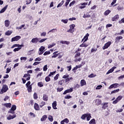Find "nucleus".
I'll use <instances>...</instances> for the list:
<instances>
[{
  "instance_id": "nucleus-58",
  "label": "nucleus",
  "mask_w": 124,
  "mask_h": 124,
  "mask_svg": "<svg viewBox=\"0 0 124 124\" xmlns=\"http://www.w3.org/2000/svg\"><path fill=\"white\" fill-rule=\"evenodd\" d=\"M33 98H34V99H37L38 98L37 94L35 93H34Z\"/></svg>"
},
{
  "instance_id": "nucleus-36",
  "label": "nucleus",
  "mask_w": 124,
  "mask_h": 124,
  "mask_svg": "<svg viewBox=\"0 0 124 124\" xmlns=\"http://www.w3.org/2000/svg\"><path fill=\"white\" fill-rule=\"evenodd\" d=\"M87 116H88V114H83L81 116V119H82V120H85L87 117Z\"/></svg>"
},
{
  "instance_id": "nucleus-26",
  "label": "nucleus",
  "mask_w": 124,
  "mask_h": 124,
  "mask_svg": "<svg viewBox=\"0 0 124 124\" xmlns=\"http://www.w3.org/2000/svg\"><path fill=\"white\" fill-rule=\"evenodd\" d=\"M111 13V11L109 10H107V11H106L104 13V15L105 16H108V15H109V14Z\"/></svg>"
},
{
  "instance_id": "nucleus-54",
  "label": "nucleus",
  "mask_w": 124,
  "mask_h": 124,
  "mask_svg": "<svg viewBox=\"0 0 124 124\" xmlns=\"http://www.w3.org/2000/svg\"><path fill=\"white\" fill-rule=\"evenodd\" d=\"M59 76H60L59 74H57L56 76L54 77V79L55 80H58V79H59Z\"/></svg>"
},
{
  "instance_id": "nucleus-45",
  "label": "nucleus",
  "mask_w": 124,
  "mask_h": 124,
  "mask_svg": "<svg viewBox=\"0 0 124 124\" xmlns=\"http://www.w3.org/2000/svg\"><path fill=\"white\" fill-rule=\"evenodd\" d=\"M8 113H10V114H15V110L12 109L11 108L8 111Z\"/></svg>"
},
{
  "instance_id": "nucleus-57",
  "label": "nucleus",
  "mask_w": 124,
  "mask_h": 124,
  "mask_svg": "<svg viewBox=\"0 0 124 124\" xmlns=\"http://www.w3.org/2000/svg\"><path fill=\"white\" fill-rule=\"evenodd\" d=\"M38 86H39L40 88H41L42 87H43V83H42V82H39L38 83Z\"/></svg>"
},
{
  "instance_id": "nucleus-37",
  "label": "nucleus",
  "mask_w": 124,
  "mask_h": 124,
  "mask_svg": "<svg viewBox=\"0 0 124 124\" xmlns=\"http://www.w3.org/2000/svg\"><path fill=\"white\" fill-rule=\"evenodd\" d=\"M15 47H24V45H19V44H15L14 45Z\"/></svg>"
},
{
  "instance_id": "nucleus-32",
  "label": "nucleus",
  "mask_w": 124,
  "mask_h": 124,
  "mask_svg": "<svg viewBox=\"0 0 124 124\" xmlns=\"http://www.w3.org/2000/svg\"><path fill=\"white\" fill-rule=\"evenodd\" d=\"M64 82H65L64 79H62L61 80H60L59 81V84L62 86V85H63V84H64Z\"/></svg>"
},
{
  "instance_id": "nucleus-51",
  "label": "nucleus",
  "mask_w": 124,
  "mask_h": 124,
  "mask_svg": "<svg viewBox=\"0 0 124 124\" xmlns=\"http://www.w3.org/2000/svg\"><path fill=\"white\" fill-rule=\"evenodd\" d=\"M42 60L41 58L38 57L35 59V62H40Z\"/></svg>"
},
{
  "instance_id": "nucleus-33",
  "label": "nucleus",
  "mask_w": 124,
  "mask_h": 124,
  "mask_svg": "<svg viewBox=\"0 0 124 124\" xmlns=\"http://www.w3.org/2000/svg\"><path fill=\"white\" fill-rule=\"evenodd\" d=\"M4 106H5V107L10 108V107H11V103H6L4 104Z\"/></svg>"
},
{
  "instance_id": "nucleus-34",
  "label": "nucleus",
  "mask_w": 124,
  "mask_h": 124,
  "mask_svg": "<svg viewBox=\"0 0 124 124\" xmlns=\"http://www.w3.org/2000/svg\"><path fill=\"white\" fill-rule=\"evenodd\" d=\"M56 45V43H52L51 45H48V48L50 49V48H52Z\"/></svg>"
},
{
  "instance_id": "nucleus-22",
  "label": "nucleus",
  "mask_w": 124,
  "mask_h": 124,
  "mask_svg": "<svg viewBox=\"0 0 124 124\" xmlns=\"http://www.w3.org/2000/svg\"><path fill=\"white\" fill-rule=\"evenodd\" d=\"M119 19V15H117L113 17H112V21L114 22V21H117Z\"/></svg>"
},
{
  "instance_id": "nucleus-2",
  "label": "nucleus",
  "mask_w": 124,
  "mask_h": 124,
  "mask_svg": "<svg viewBox=\"0 0 124 124\" xmlns=\"http://www.w3.org/2000/svg\"><path fill=\"white\" fill-rule=\"evenodd\" d=\"M81 53L80 52H78L75 54L74 61L76 62H81L82 59H81V58L79 57Z\"/></svg>"
},
{
  "instance_id": "nucleus-41",
  "label": "nucleus",
  "mask_w": 124,
  "mask_h": 124,
  "mask_svg": "<svg viewBox=\"0 0 124 124\" xmlns=\"http://www.w3.org/2000/svg\"><path fill=\"white\" fill-rule=\"evenodd\" d=\"M108 103H105L103 106V108H104V109H106V108H107L108 107V105H107Z\"/></svg>"
},
{
  "instance_id": "nucleus-56",
  "label": "nucleus",
  "mask_w": 124,
  "mask_h": 124,
  "mask_svg": "<svg viewBox=\"0 0 124 124\" xmlns=\"http://www.w3.org/2000/svg\"><path fill=\"white\" fill-rule=\"evenodd\" d=\"M112 85L113 86V88H118L119 86V84L118 83H114V84H113Z\"/></svg>"
},
{
  "instance_id": "nucleus-17",
  "label": "nucleus",
  "mask_w": 124,
  "mask_h": 124,
  "mask_svg": "<svg viewBox=\"0 0 124 124\" xmlns=\"http://www.w3.org/2000/svg\"><path fill=\"white\" fill-rule=\"evenodd\" d=\"M87 85V83H86V80L84 79H82L80 81V86L81 87H83V86H86Z\"/></svg>"
},
{
  "instance_id": "nucleus-4",
  "label": "nucleus",
  "mask_w": 124,
  "mask_h": 124,
  "mask_svg": "<svg viewBox=\"0 0 124 124\" xmlns=\"http://www.w3.org/2000/svg\"><path fill=\"white\" fill-rule=\"evenodd\" d=\"M70 29L68 30L67 32H70V33H73L74 32V28H75V24H72L70 25Z\"/></svg>"
},
{
  "instance_id": "nucleus-64",
  "label": "nucleus",
  "mask_w": 124,
  "mask_h": 124,
  "mask_svg": "<svg viewBox=\"0 0 124 124\" xmlns=\"http://www.w3.org/2000/svg\"><path fill=\"white\" fill-rule=\"evenodd\" d=\"M74 3H75V1L74 0L72 2H71L70 4H69V6H72V5H74Z\"/></svg>"
},
{
  "instance_id": "nucleus-8",
  "label": "nucleus",
  "mask_w": 124,
  "mask_h": 124,
  "mask_svg": "<svg viewBox=\"0 0 124 124\" xmlns=\"http://www.w3.org/2000/svg\"><path fill=\"white\" fill-rule=\"evenodd\" d=\"M111 45V42H108L106 44H105V46H103V49L105 50V49H107L108 47Z\"/></svg>"
},
{
  "instance_id": "nucleus-63",
  "label": "nucleus",
  "mask_w": 124,
  "mask_h": 124,
  "mask_svg": "<svg viewBox=\"0 0 124 124\" xmlns=\"http://www.w3.org/2000/svg\"><path fill=\"white\" fill-rule=\"evenodd\" d=\"M71 0H66V1L65 2V6H67V5L69 4V2H70Z\"/></svg>"
},
{
  "instance_id": "nucleus-11",
  "label": "nucleus",
  "mask_w": 124,
  "mask_h": 124,
  "mask_svg": "<svg viewBox=\"0 0 124 124\" xmlns=\"http://www.w3.org/2000/svg\"><path fill=\"white\" fill-rule=\"evenodd\" d=\"M116 68H117L116 67L113 66V67H112L110 70H109L106 73L107 75H108V74H110V73H112V72H113V71H114V70H115V69H116Z\"/></svg>"
},
{
  "instance_id": "nucleus-62",
  "label": "nucleus",
  "mask_w": 124,
  "mask_h": 124,
  "mask_svg": "<svg viewBox=\"0 0 124 124\" xmlns=\"http://www.w3.org/2000/svg\"><path fill=\"white\" fill-rule=\"evenodd\" d=\"M72 97L70 95H67L64 97V98H65L66 99H69L71 98Z\"/></svg>"
},
{
  "instance_id": "nucleus-60",
  "label": "nucleus",
  "mask_w": 124,
  "mask_h": 124,
  "mask_svg": "<svg viewBox=\"0 0 124 124\" xmlns=\"http://www.w3.org/2000/svg\"><path fill=\"white\" fill-rule=\"evenodd\" d=\"M31 76V75H30L29 74H25L23 76V77L24 78H27L28 77H30Z\"/></svg>"
},
{
  "instance_id": "nucleus-59",
  "label": "nucleus",
  "mask_w": 124,
  "mask_h": 124,
  "mask_svg": "<svg viewBox=\"0 0 124 124\" xmlns=\"http://www.w3.org/2000/svg\"><path fill=\"white\" fill-rule=\"evenodd\" d=\"M11 71V69L9 68H7L6 69V73H9Z\"/></svg>"
},
{
  "instance_id": "nucleus-9",
  "label": "nucleus",
  "mask_w": 124,
  "mask_h": 124,
  "mask_svg": "<svg viewBox=\"0 0 124 124\" xmlns=\"http://www.w3.org/2000/svg\"><path fill=\"white\" fill-rule=\"evenodd\" d=\"M73 92V88H71L69 89H67V90L65 91L63 93V94H66V93H72Z\"/></svg>"
},
{
  "instance_id": "nucleus-21",
  "label": "nucleus",
  "mask_w": 124,
  "mask_h": 124,
  "mask_svg": "<svg viewBox=\"0 0 124 124\" xmlns=\"http://www.w3.org/2000/svg\"><path fill=\"white\" fill-rule=\"evenodd\" d=\"M34 108L35 109H36L37 111L39 110V105L37 103H35L34 105Z\"/></svg>"
},
{
  "instance_id": "nucleus-40",
  "label": "nucleus",
  "mask_w": 124,
  "mask_h": 124,
  "mask_svg": "<svg viewBox=\"0 0 124 124\" xmlns=\"http://www.w3.org/2000/svg\"><path fill=\"white\" fill-rule=\"evenodd\" d=\"M21 49H22V47L16 48L14 49V52H18V51H20Z\"/></svg>"
},
{
  "instance_id": "nucleus-5",
  "label": "nucleus",
  "mask_w": 124,
  "mask_h": 124,
  "mask_svg": "<svg viewBox=\"0 0 124 124\" xmlns=\"http://www.w3.org/2000/svg\"><path fill=\"white\" fill-rule=\"evenodd\" d=\"M26 86L28 88L29 93H31V81H28V83H26Z\"/></svg>"
},
{
  "instance_id": "nucleus-50",
  "label": "nucleus",
  "mask_w": 124,
  "mask_h": 124,
  "mask_svg": "<svg viewBox=\"0 0 124 124\" xmlns=\"http://www.w3.org/2000/svg\"><path fill=\"white\" fill-rule=\"evenodd\" d=\"M122 98H123V96L120 95L116 98V99H117L118 101H120V100H121Z\"/></svg>"
},
{
  "instance_id": "nucleus-31",
  "label": "nucleus",
  "mask_w": 124,
  "mask_h": 124,
  "mask_svg": "<svg viewBox=\"0 0 124 124\" xmlns=\"http://www.w3.org/2000/svg\"><path fill=\"white\" fill-rule=\"evenodd\" d=\"M48 119L50 122H53L54 121V118L53 116L49 115L48 116Z\"/></svg>"
},
{
  "instance_id": "nucleus-39",
  "label": "nucleus",
  "mask_w": 124,
  "mask_h": 124,
  "mask_svg": "<svg viewBox=\"0 0 124 124\" xmlns=\"http://www.w3.org/2000/svg\"><path fill=\"white\" fill-rule=\"evenodd\" d=\"M118 92H120V89H117L116 90H114L111 92V94L113 93H118Z\"/></svg>"
},
{
  "instance_id": "nucleus-18",
  "label": "nucleus",
  "mask_w": 124,
  "mask_h": 124,
  "mask_svg": "<svg viewBox=\"0 0 124 124\" xmlns=\"http://www.w3.org/2000/svg\"><path fill=\"white\" fill-rule=\"evenodd\" d=\"M4 24L5 27H9V25H10V21H9V20H6L4 21Z\"/></svg>"
},
{
  "instance_id": "nucleus-12",
  "label": "nucleus",
  "mask_w": 124,
  "mask_h": 124,
  "mask_svg": "<svg viewBox=\"0 0 124 124\" xmlns=\"http://www.w3.org/2000/svg\"><path fill=\"white\" fill-rule=\"evenodd\" d=\"M69 123V120L67 118H65L64 120L61 122V124H68Z\"/></svg>"
},
{
  "instance_id": "nucleus-10",
  "label": "nucleus",
  "mask_w": 124,
  "mask_h": 124,
  "mask_svg": "<svg viewBox=\"0 0 124 124\" xmlns=\"http://www.w3.org/2000/svg\"><path fill=\"white\" fill-rule=\"evenodd\" d=\"M16 117V114H14L13 115H9V116L7 117V119L8 121H10V120H13V119H15Z\"/></svg>"
},
{
  "instance_id": "nucleus-47",
  "label": "nucleus",
  "mask_w": 124,
  "mask_h": 124,
  "mask_svg": "<svg viewBox=\"0 0 124 124\" xmlns=\"http://www.w3.org/2000/svg\"><path fill=\"white\" fill-rule=\"evenodd\" d=\"M47 66H48L47 65H46L44 66V67H43L44 71H47V69H48Z\"/></svg>"
},
{
  "instance_id": "nucleus-28",
  "label": "nucleus",
  "mask_w": 124,
  "mask_h": 124,
  "mask_svg": "<svg viewBox=\"0 0 124 124\" xmlns=\"http://www.w3.org/2000/svg\"><path fill=\"white\" fill-rule=\"evenodd\" d=\"M55 31H58L57 29H53L52 30H50L47 33L49 34L50 32H55Z\"/></svg>"
},
{
  "instance_id": "nucleus-24",
  "label": "nucleus",
  "mask_w": 124,
  "mask_h": 124,
  "mask_svg": "<svg viewBox=\"0 0 124 124\" xmlns=\"http://www.w3.org/2000/svg\"><path fill=\"white\" fill-rule=\"evenodd\" d=\"M46 119H47V116L46 115H44L41 118V121L44 122V121H46Z\"/></svg>"
},
{
  "instance_id": "nucleus-13",
  "label": "nucleus",
  "mask_w": 124,
  "mask_h": 124,
  "mask_svg": "<svg viewBox=\"0 0 124 124\" xmlns=\"http://www.w3.org/2000/svg\"><path fill=\"white\" fill-rule=\"evenodd\" d=\"M90 44H87L85 41H83V43L79 46L80 47H85V48H87L88 46H89Z\"/></svg>"
},
{
  "instance_id": "nucleus-35",
  "label": "nucleus",
  "mask_w": 124,
  "mask_h": 124,
  "mask_svg": "<svg viewBox=\"0 0 124 124\" xmlns=\"http://www.w3.org/2000/svg\"><path fill=\"white\" fill-rule=\"evenodd\" d=\"M45 104H46V103H45V102H42L40 104V107L41 108H42L43 107V106H44V105H45Z\"/></svg>"
},
{
  "instance_id": "nucleus-49",
  "label": "nucleus",
  "mask_w": 124,
  "mask_h": 124,
  "mask_svg": "<svg viewBox=\"0 0 124 124\" xmlns=\"http://www.w3.org/2000/svg\"><path fill=\"white\" fill-rule=\"evenodd\" d=\"M96 75L93 74H91V75H89L88 77L89 78H93V77H95Z\"/></svg>"
},
{
  "instance_id": "nucleus-3",
  "label": "nucleus",
  "mask_w": 124,
  "mask_h": 124,
  "mask_svg": "<svg viewBox=\"0 0 124 124\" xmlns=\"http://www.w3.org/2000/svg\"><path fill=\"white\" fill-rule=\"evenodd\" d=\"M7 91H8V86L6 85H3L1 91H0V94H2V93H6Z\"/></svg>"
},
{
  "instance_id": "nucleus-1",
  "label": "nucleus",
  "mask_w": 124,
  "mask_h": 124,
  "mask_svg": "<svg viewBox=\"0 0 124 124\" xmlns=\"http://www.w3.org/2000/svg\"><path fill=\"white\" fill-rule=\"evenodd\" d=\"M63 79H65V84H69L70 82H71L73 80V78H69V75H65L62 77Z\"/></svg>"
},
{
  "instance_id": "nucleus-14",
  "label": "nucleus",
  "mask_w": 124,
  "mask_h": 124,
  "mask_svg": "<svg viewBox=\"0 0 124 124\" xmlns=\"http://www.w3.org/2000/svg\"><path fill=\"white\" fill-rule=\"evenodd\" d=\"M38 41H39V38L37 37H36L32 39L31 42L32 43H37Z\"/></svg>"
},
{
  "instance_id": "nucleus-6",
  "label": "nucleus",
  "mask_w": 124,
  "mask_h": 124,
  "mask_svg": "<svg viewBox=\"0 0 124 124\" xmlns=\"http://www.w3.org/2000/svg\"><path fill=\"white\" fill-rule=\"evenodd\" d=\"M45 50V47L41 46L39 48V52H38L39 55H42L44 53V50Z\"/></svg>"
},
{
  "instance_id": "nucleus-7",
  "label": "nucleus",
  "mask_w": 124,
  "mask_h": 124,
  "mask_svg": "<svg viewBox=\"0 0 124 124\" xmlns=\"http://www.w3.org/2000/svg\"><path fill=\"white\" fill-rule=\"evenodd\" d=\"M19 39H21V36H16V37H14L12 38L11 41L12 42H13L14 41H18Z\"/></svg>"
},
{
  "instance_id": "nucleus-29",
  "label": "nucleus",
  "mask_w": 124,
  "mask_h": 124,
  "mask_svg": "<svg viewBox=\"0 0 124 124\" xmlns=\"http://www.w3.org/2000/svg\"><path fill=\"white\" fill-rule=\"evenodd\" d=\"M96 105H100L101 104V100L100 99H97L96 100Z\"/></svg>"
},
{
  "instance_id": "nucleus-53",
  "label": "nucleus",
  "mask_w": 124,
  "mask_h": 124,
  "mask_svg": "<svg viewBox=\"0 0 124 124\" xmlns=\"http://www.w3.org/2000/svg\"><path fill=\"white\" fill-rule=\"evenodd\" d=\"M16 105H13L11 109H12V110H13L14 111H15V110H16Z\"/></svg>"
},
{
  "instance_id": "nucleus-16",
  "label": "nucleus",
  "mask_w": 124,
  "mask_h": 124,
  "mask_svg": "<svg viewBox=\"0 0 124 124\" xmlns=\"http://www.w3.org/2000/svg\"><path fill=\"white\" fill-rule=\"evenodd\" d=\"M120 39H123L122 36H117L115 38V43H119L120 42Z\"/></svg>"
},
{
  "instance_id": "nucleus-42",
  "label": "nucleus",
  "mask_w": 124,
  "mask_h": 124,
  "mask_svg": "<svg viewBox=\"0 0 124 124\" xmlns=\"http://www.w3.org/2000/svg\"><path fill=\"white\" fill-rule=\"evenodd\" d=\"M11 33H12V31H6L5 32L6 35H10V34H11Z\"/></svg>"
},
{
  "instance_id": "nucleus-38",
  "label": "nucleus",
  "mask_w": 124,
  "mask_h": 124,
  "mask_svg": "<svg viewBox=\"0 0 124 124\" xmlns=\"http://www.w3.org/2000/svg\"><path fill=\"white\" fill-rule=\"evenodd\" d=\"M61 22H62V23H64V24H67V23L68 22V19H62L61 20Z\"/></svg>"
},
{
  "instance_id": "nucleus-55",
  "label": "nucleus",
  "mask_w": 124,
  "mask_h": 124,
  "mask_svg": "<svg viewBox=\"0 0 124 124\" xmlns=\"http://www.w3.org/2000/svg\"><path fill=\"white\" fill-rule=\"evenodd\" d=\"M50 80H51V79L49 77H46L45 78V80L46 81V82H49Z\"/></svg>"
},
{
  "instance_id": "nucleus-44",
  "label": "nucleus",
  "mask_w": 124,
  "mask_h": 124,
  "mask_svg": "<svg viewBox=\"0 0 124 124\" xmlns=\"http://www.w3.org/2000/svg\"><path fill=\"white\" fill-rule=\"evenodd\" d=\"M86 118L87 121H90L91 120V118H92V116H91V114H87Z\"/></svg>"
},
{
  "instance_id": "nucleus-52",
  "label": "nucleus",
  "mask_w": 124,
  "mask_h": 124,
  "mask_svg": "<svg viewBox=\"0 0 124 124\" xmlns=\"http://www.w3.org/2000/svg\"><path fill=\"white\" fill-rule=\"evenodd\" d=\"M47 40V38L42 39L39 41L40 43H42V42H44V41Z\"/></svg>"
},
{
  "instance_id": "nucleus-15",
  "label": "nucleus",
  "mask_w": 124,
  "mask_h": 124,
  "mask_svg": "<svg viewBox=\"0 0 124 124\" xmlns=\"http://www.w3.org/2000/svg\"><path fill=\"white\" fill-rule=\"evenodd\" d=\"M89 36L90 34H89V33H87L86 35L84 37L83 39H82V41H84V42H86V41L88 40Z\"/></svg>"
},
{
  "instance_id": "nucleus-19",
  "label": "nucleus",
  "mask_w": 124,
  "mask_h": 124,
  "mask_svg": "<svg viewBox=\"0 0 124 124\" xmlns=\"http://www.w3.org/2000/svg\"><path fill=\"white\" fill-rule=\"evenodd\" d=\"M7 7H8V5H6L3 8H2L0 11V14H1V13H3L6 9H7Z\"/></svg>"
},
{
  "instance_id": "nucleus-25",
  "label": "nucleus",
  "mask_w": 124,
  "mask_h": 124,
  "mask_svg": "<svg viewBox=\"0 0 124 124\" xmlns=\"http://www.w3.org/2000/svg\"><path fill=\"white\" fill-rule=\"evenodd\" d=\"M43 99L44 100V101H48V96H47L46 94H44Z\"/></svg>"
},
{
  "instance_id": "nucleus-46",
  "label": "nucleus",
  "mask_w": 124,
  "mask_h": 124,
  "mask_svg": "<svg viewBox=\"0 0 124 124\" xmlns=\"http://www.w3.org/2000/svg\"><path fill=\"white\" fill-rule=\"evenodd\" d=\"M63 90V87H62V88H57V92H62Z\"/></svg>"
},
{
  "instance_id": "nucleus-20",
  "label": "nucleus",
  "mask_w": 124,
  "mask_h": 124,
  "mask_svg": "<svg viewBox=\"0 0 124 124\" xmlns=\"http://www.w3.org/2000/svg\"><path fill=\"white\" fill-rule=\"evenodd\" d=\"M60 43L61 44H66V45H69L70 44V42L67 41H61Z\"/></svg>"
},
{
  "instance_id": "nucleus-61",
  "label": "nucleus",
  "mask_w": 124,
  "mask_h": 124,
  "mask_svg": "<svg viewBox=\"0 0 124 124\" xmlns=\"http://www.w3.org/2000/svg\"><path fill=\"white\" fill-rule=\"evenodd\" d=\"M71 68H72L71 65L67 66V70H68V71H70L71 70Z\"/></svg>"
},
{
  "instance_id": "nucleus-43",
  "label": "nucleus",
  "mask_w": 124,
  "mask_h": 124,
  "mask_svg": "<svg viewBox=\"0 0 124 124\" xmlns=\"http://www.w3.org/2000/svg\"><path fill=\"white\" fill-rule=\"evenodd\" d=\"M63 3H64V1H62L61 3H60L58 6H57V7L59 8V7H61V6H62V4H63Z\"/></svg>"
},
{
  "instance_id": "nucleus-30",
  "label": "nucleus",
  "mask_w": 124,
  "mask_h": 124,
  "mask_svg": "<svg viewBox=\"0 0 124 124\" xmlns=\"http://www.w3.org/2000/svg\"><path fill=\"white\" fill-rule=\"evenodd\" d=\"M90 124H95V119H92L90 122H89Z\"/></svg>"
},
{
  "instance_id": "nucleus-27",
  "label": "nucleus",
  "mask_w": 124,
  "mask_h": 124,
  "mask_svg": "<svg viewBox=\"0 0 124 124\" xmlns=\"http://www.w3.org/2000/svg\"><path fill=\"white\" fill-rule=\"evenodd\" d=\"M52 107L53 108V109H57V102L56 101H54L53 103H52Z\"/></svg>"
},
{
  "instance_id": "nucleus-23",
  "label": "nucleus",
  "mask_w": 124,
  "mask_h": 124,
  "mask_svg": "<svg viewBox=\"0 0 124 124\" xmlns=\"http://www.w3.org/2000/svg\"><path fill=\"white\" fill-rule=\"evenodd\" d=\"M91 15L89 14V13H86V14H84L83 16V18H91Z\"/></svg>"
},
{
  "instance_id": "nucleus-48",
  "label": "nucleus",
  "mask_w": 124,
  "mask_h": 124,
  "mask_svg": "<svg viewBox=\"0 0 124 124\" xmlns=\"http://www.w3.org/2000/svg\"><path fill=\"white\" fill-rule=\"evenodd\" d=\"M50 54H51V52L48 51H46L44 53V56H47V55H50Z\"/></svg>"
}]
</instances>
